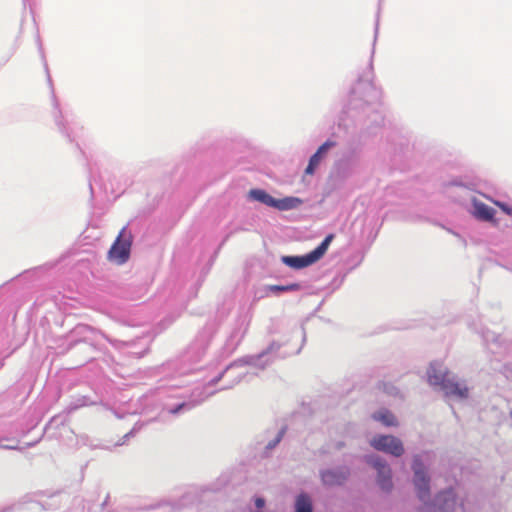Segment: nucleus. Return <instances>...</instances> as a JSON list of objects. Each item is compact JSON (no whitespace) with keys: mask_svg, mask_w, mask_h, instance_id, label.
I'll return each mask as SVG.
<instances>
[{"mask_svg":"<svg viewBox=\"0 0 512 512\" xmlns=\"http://www.w3.org/2000/svg\"><path fill=\"white\" fill-rule=\"evenodd\" d=\"M264 504H265V501L262 498H257L255 500V505L257 508H262L264 506Z\"/></svg>","mask_w":512,"mask_h":512,"instance_id":"17","label":"nucleus"},{"mask_svg":"<svg viewBox=\"0 0 512 512\" xmlns=\"http://www.w3.org/2000/svg\"><path fill=\"white\" fill-rule=\"evenodd\" d=\"M300 202L301 201L298 198L294 197H288L281 200L276 199V204H274V207L280 210H288L295 208Z\"/></svg>","mask_w":512,"mask_h":512,"instance_id":"14","label":"nucleus"},{"mask_svg":"<svg viewBox=\"0 0 512 512\" xmlns=\"http://www.w3.org/2000/svg\"><path fill=\"white\" fill-rule=\"evenodd\" d=\"M368 463L377 470V482L379 486L386 491L392 488L391 469L380 457L371 456Z\"/></svg>","mask_w":512,"mask_h":512,"instance_id":"7","label":"nucleus"},{"mask_svg":"<svg viewBox=\"0 0 512 512\" xmlns=\"http://www.w3.org/2000/svg\"><path fill=\"white\" fill-rule=\"evenodd\" d=\"M496 204L508 215H512V208L508 207L506 204L496 202Z\"/></svg>","mask_w":512,"mask_h":512,"instance_id":"16","label":"nucleus"},{"mask_svg":"<svg viewBox=\"0 0 512 512\" xmlns=\"http://www.w3.org/2000/svg\"><path fill=\"white\" fill-rule=\"evenodd\" d=\"M132 241L131 232L123 227L107 253L108 261L117 265L125 264L130 258Z\"/></svg>","mask_w":512,"mask_h":512,"instance_id":"2","label":"nucleus"},{"mask_svg":"<svg viewBox=\"0 0 512 512\" xmlns=\"http://www.w3.org/2000/svg\"><path fill=\"white\" fill-rule=\"evenodd\" d=\"M300 289H301V285L299 283H291L288 285H271V286H269V290L272 292H275V293L299 291Z\"/></svg>","mask_w":512,"mask_h":512,"instance_id":"15","label":"nucleus"},{"mask_svg":"<svg viewBox=\"0 0 512 512\" xmlns=\"http://www.w3.org/2000/svg\"><path fill=\"white\" fill-rule=\"evenodd\" d=\"M413 484L420 500L425 501L430 496V477L419 455L413 457Z\"/></svg>","mask_w":512,"mask_h":512,"instance_id":"4","label":"nucleus"},{"mask_svg":"<svg viewBox=\"0 0 512 512\" xmlns=\"http://www.w3.org/2000/svg\"><path fill=\"white\" fill-rule=\"evenodd\" d=\"M184 406V404H181L177 407V409H175L173 412L176 413L178 411H180V409Z\"/></svg>","mask_w":512,"mask_h":512,"instance_id":"18","label":"nucleus"},{"mask_svg":"<svg viewBox=\"0 0 512 512\" xmlns=\"http://www.w3.org/2000/svg\"><path fill=\"white\" fill-rule=\"evenodd\" d=\"M370 445L395 457H400L404 453L402 441L393 435H377L371 439Z\"/></svg>","mask_w":512,"mask_h":512,"instance_id":"5","label":"nucleus"},{"mask_svg":"<svg viewBox=\"0 0 512 512\" xmlns=\"http://www.w3.org/2000/svg\"><path fill=\"white\" fill-rule=\"evenodd\" d=\"M474 214L481 220L490 221L493 219L495 211L484 203L474 202Z\"/></svg>","mask_w":512,"mask_h":512,"instance_id":"9","label":"nucleus"},{"mask_svg":"<svg viewBox=\"0 0 512 512\" xmlns=\"http://www.w3.org/2000/svg\"><path fill=\"white\" fill-rule=\"evenodd\" d=\"M511 417H512V410H511Z\"/></svg>","mask_w":512,"mask_h":512,"instance_id":"19","label":"nucleus"},{"mask_svg":"<svg viewBox=\"0 0 512 512\" xmlns=\"http://www.w3.org/2000/svg\"><path fill=\"white\" fill-rule=\"evenodd\" d=\"M333 238V234H329L318 247H316L313 251L306 254L305 256H283L282 261L287 266L294 269H302L308 267L323 257V255L328 250V247Z\"/></svg>","mask_w":512,"mask_h":512,"instance_id":"3","label":"nucleus"},{"mask_svg":"<svg viewBox=\"0 0 512 512\" xmlns=\"http://www.w3.org/2000/svg\"><path fill=\"white\" fill-rule=\"evenodd\" d=\"M435 512H463V503L457 500L453 490L439 493L434 501Z\"/></svg>","mask_w":512,"mask_h":512,"instance_id":"6","label":"nucleus"},{"mask_svg":"<svg viewBox=\"0 0 512 512\" xmlns=\"http://www.w3.org/2000/svg\"><path fill=\"white\" fill-rule=\"evenodd\" d=\"M250 197L253 200H256L258 202H261L267 206L274 207V204H276V199L273 198L270 194H268L266 191L261 189H252L249 192Z\"/></svg>","mask_w":512,"mask_h":512,"instance_id":"10","label":"nucleus"},{"mask_svg":"<svg viewBox=\"0 0 512 512\" xmlns=\"http://www.w3.org/2000/svg\"><path fill=\"white\" fill-rule=\"evenodd\" d=\"M346 476L334 471H326L322 473V480L326 485H338L345 480Z\"/></svg>","mask_w":512,"mask_h":512,"instance_id":"12","label":"nucleus"},{"mask_svg":"<svg viewBox=\"0 0 512 512\" xmlns=\"http://www.w3.org/2000/svg\"><path fill=\"white\" fill-rule=\"evenodd\" d=\"M296 512H312V503L310 498L301 494L296 500Z\"/></svg>","mask_w":512,"mask_h":512,"instance_id":"13","label":"nucleus"},{"mask_svg":"<svg viewBox=\"0 0 512 512\" xmlns=\"http://www.w3.org/2000/svg\"><path fill=\"white\" fill-rule=\"evenodd\" d=\"M335 142L333 141H326L323 143L315 154H313L309 160V164L305 170V173L308 175H312L316 169V167L319 165L324 153L327 152V150L333 146H335Z\"/></svg>","mask_w":512,"mask_h":512,"instance_id":"8","label":"nucleus"},{"mask_svg":"<svg viewBox=\"0 0 512 512\" xmlns=\"http://www.w3.org/2000/svg\"><path fill=\"white\" fill-rule=\"evenodd\" d=\"M373 419L382 422L385 426H396L395 416L388 410H380L373 414Z\"/></svg>","mask_w":512,"mask_h":512,"instance_id":"11","label":"nucleus"},{"mask_svg":"<svg viewBox=\"0 0 512 512\" xmlns=\"http://www.w3.org/2000/svg\"><path fill=\"white\" fill-rule=\"evenodd\" d=\"M428 381L431 385L440 386L447 396H455L466 398L468 396V388L449 377L448 371L437 369L432 364L428 370Z\"/></svg>","mask_w":512,"mask_h":512,"instance_id":"1","label":"nucleus"}]
</instances>
